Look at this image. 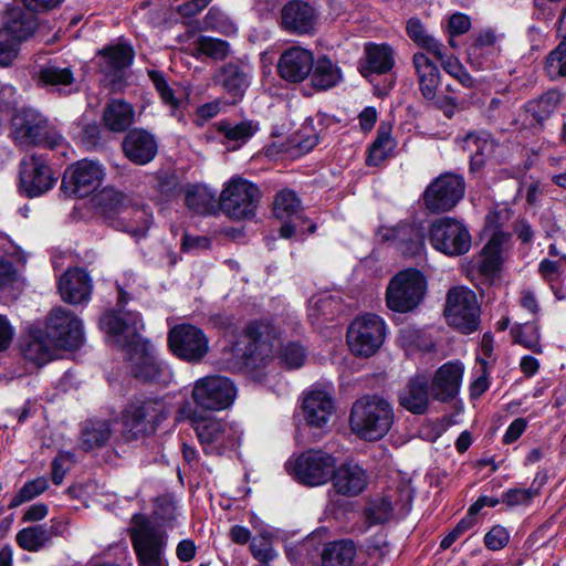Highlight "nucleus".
Segmentation results:
<instances>
[{"label": "nucleus", "instance_id": "1", "mask_svg": "<svg viewBox=\"0 0 566 566\" xmlns=\"http://www.w3.org/2000/svg\"><path fill=\"white\" fill-rule=\"evenodd\" d=\"M99 325L109 342L125 352L134 377L143 382H157L168 374L154 346L139 335L144 325L138 313L109 311L101 317Z\"/></svg>", "mask_w": 566, "mask_h": 566}, {"label": "nucleus", "instance_id": "2", "mask_svg": "<svg viewBox=\"0 0 566 566\" xmlns=\"http://www.w3.org/2000/svg\"><path fill=\"white\" fill-rule=\"evenodd\" d=\"M279 345L277 333L270 323L254 322L239 335L237 342L223 350L229 369L241 370L256 366L270 357Z\"/></svg>", "mask_w": 566, "mask_h": 566}, {"label": "nucleus", "instance_id": "3", "mask_svg": "<svg viewBox=\"0 0 566 566\" xmlns=\"http://www.w3.org/2000/svg\"><path fill=\"white\" fill-rule=\"evenodd\" d=\"M394 420V408L388 400L377 395H367L353 405L349 426L360 439L377 441L389 432Z\"/></svg>", "mask_w": 566, "mask_h": 566}, {"label": "nucleus", "instance_id": "4", "mask_svg": "<svg viewBox=\"0 0 566 566\" xmlns=\"http://www.w3.org/2000/svg\"><path fill=\"white\" fill-rule=\"evenodd\" d=\"M166 402L159 398H143L132 401L123 411V436L127 440L148 437L168 417Z\"/></svg>", "mask_w": 566, "mask_h": 566}, {"label": "nucleus", "instance_id": "5", "mask_svg": "<svg viewBox=\"0 0 566 566\" xmlns=\"http://www.w3.org/2000/svg\"><path fill=\"white\" fill-rule=\"evenodd\" d=\"M189 421L207 454L222 455L240 443L241 430L234 423L197 413H191Z\"/></svg>", "mask_w": 566, "mask_h": 566}, {"label": "nucleus", "instance_id": "6", "mask_svg": "<svg viewBox=\"0 0 566 566\" xmlns=\"http://www.w3.org/2000/svg\"><path fill=\"white\" fill-rule=\"evenodd\" d=\"M133 522L130 539L138 566H168L165 557L167 533L140 515H135Z\"/></svg>", "mask_w": 566, "mask_h": 566}, {"label": "nucleus", "instance_id": "7", "mask_svg": "<svg viewBox=\"0 0 566 566\" xmlns=\"http://www.w3.org/2000/svg\"><path fill=\"white\" fill-rule=\"evenodd\" d=\"M335 465V458L322 450L304 451L285 463L287 472L307 486L326 484L332 479Z\"/></svg>", "mask_w": 566, "mask_h": 566}, {"label": "nucleus", "instance_id": "8", "mask_svg": "<svg viewBox=\"0 0 566 566\" xmlns=\"http://www.w3.org/2000/svg\"><path fill=\"white\" fill-rule=\"evenodd\" d=\"M12 135L20 146L42 145L55 148L63 137L50 126L48 119L34 109L27 108L18 113L12 120Z\"/></svg>", "mask_w": 566, "mask_h": 566}, {"label": "nucleus", "instance_id": "9", "mask_svg": "<svg viewBox=\"0 0 566 566\" xmlns=\"http://www.w3.org/2000/svg\"><path fill=\"white\" fill-rule=\"evenodd\" d=\"M426 280L413 269L397 273L386 290V304L388 308L398 313H407L416 308L423 298Z\"/></svg>", "mask_w": 566, "mask_h": 566}, {"label": "nucleus", "instance_id": "10", "mask_svg": "<svg viewBox=\"0 0 566 566\" xmlns=\"http://www.w3.org/2000/svg\"><path fill=\"white\" fill-rule=\"evenodd\" d=\"M428 240L434 250L447 256L463 255L472 244L467 226L450 217L438 218L430 224Z\"/></svg>", "mask_w": 566, "mask_h": 566}, {"label": "nucleus", "instance_id": "11", "mask_svg": "<svg viewBox=\"0 0 566 566\" xmlns=\"http://www.w3.org/2000/svg\"><path fill=\"white\" fill-rule=\"evenodd\" d=\"M385 337V321L376 314L355 318L347 329V343L356 356H373L381 347Z\"/></svg>", "mask_w": 566, "mask_h": 566}, {"label": "nucleus", "instance_id": "12", "mask_svg": "<svg viewBox=\"0 0 566 566\" xmlns=\"http://www.w3.org/2000/svg\"><path fill=\"white\" fill-rule=\"evenodd\" d=\"M260 200L259 188L241 178L232 179L219 197V208L233 220L251 219Z\"/></svg>", "mask_w": 566, "mask_h": 566}, {"label": "nucleus", "instance_id": "13", "mask_svg": "<svg viewBox=\"0 0 566 566\" xmlns=\"http://www.w3.org/2000/svg\"><path fill=\"white\" fill-rule=\"evenodd\" d=\"M444 315L450 325L464 334L476 331L480 306L474 292L464 286L451 289L447 295Z\"/></svg>", "mask_w": 566, "mask_h": 566}, {"label": "nucleus", "instance_id": "14", "mask_svg": "<svg viewBox=\"0 0 566 566\" xmlns=\"http://www.w3.org/2000/svg\"><path fill=\"white\" fill-rule=\"evenodd\" d=\"M464 190L465 182L461 176L440 175L424 190V206L431 212L449 211L462 199Z\"/></svg>", "mask_w": 566, "mask_h": 566}, {"label": "nucleus", "instance_id": "15", "mask_svg": "<svg viewBox=\"0 0 566 566\" xmlns=\"http://www.w3.org/2000/svg\"><path fill=\"white\" fill-rule=\"evenodd\" d=\"M168 345L171 353L186 361H200L209 350L206 334L191 324H180L168 333Z\"/></svg>", "mask_w": 566, "mask_h": 566}, {"label": "nucleus", "instance_id": "16", "mask_svg": "<svg viewBox=\"0 0 566 566\" xmlns=\"http://www.w3.org/2000/svg\"><path fill=\"white\" fill-rule=\"evenodd\" d=\"M274 216L280 219L283 224L280 228V235L290 239L294 233H304V226L308 223L307 232L314 233L316 224L310 222L302 213L301 201L296 193L291 190L280 191L273 203Z\"/></svg>", "mask_w": 566, "mask_h": 566}, {"label": "nucleus", "instance_id": "17", "mask_svg": "<svg viewBox=\"0 0 566 566\" xmlns=\"http://www.w3.org/2000/svg\"><path fill=\"white\" fill-rule=\"evenodd\" d=\"M192 397L196 403L205 409L221 410L233 402L235 387L227 377L207 376L196 382Z\"/></svg>", "mask_w": 566, "mask_h": 566}, {"label": "nucleus", "instance_id": "18", "mask_svg": "<svg viewBox=\"0 0 566 566\" xmlns=\"http://www.w3.org/2000/svg\"><path fill=\"white\" fill-rule=\"evenodd\" d=\"M46 334L59 348L73 349L83 342L81 321L69 310L56 307L46 319Z\"/></svg>", "mask_w": 566, "mask_h": 566}, {"label": "nucleus", "instance_id": "19", "mask_svg": "<svg viewBox=\"0 0 566 566\" xmlns=\"http://www.w3.org/2000/svg\"><path fill=\"white\" fill-rule=\"evenodd\" d=\"M57 180L41 155H31L20 163V188L28 197H39L53 188Z\"/></svg>", "mask_w": 566, "mask_h": 566}, {"label": "nucleus", "instance_id": "20", "mask_svg": "<svg viewBox=\"0 0 566 566\" xmlns=\"http://www.w3.org/2000/svg\"><path fill=\"white\" fill-rule=\"evenodd\" d=\"M103 177L104 170L98 163L82 159L65 170L61 188L71 195L85 197L101 185Z\"/></svg>", "mask_w": 566, "mask_h": 566}, {"label": "nucleus", "instance_id": "21", "mask_svg": "<svg viewBox=\"0 0 566 566\" xmlns=\"http://www.w3.org/2000/svg\"><path fill=\"white\" fill-rule=\"evenodd\" d=\"M39 28L34 11L27 7L9 6L2 15L1 31H6L15 43L20 44L30 39Z\"/></svg>", "mask_w": 566, "mask_h": 566}, {"label": "nucleus", "instance_id": "22", "mask_svg": "<svg viewBox=\"0 0 566 566\" xmlns=\"http://www.w3.org/2000/svg\"><path fill=\"white\" fill-rule=\"evenodd\" d=\"M314 55L310 50L292 46L286 49L277 62L280 76L290 83L304 81L313 70Z\"/></svg>", "mask_w": 566, "mask_h": 566}, {"label": "nucleus", "instance_id": "23", "mask_svg": "<svg viewBox=\"0 0 566 566\" xmlns=\"http://www.w3.org/2000/svg\"><path fill=\"white\" fill-rule=\"evenodd\" d=\"M464 366L459 361H448L438 368L431 382V395L436 400L448 402L459 394Z\"/></svg>", "mask_w": 566, "mask_h": 566}, {"label": "nucleus", "instance_id": "24", "mask_svg": "<svg viewBox=\"0 0 566 566\" xmlns=\"http://www.w3.org/2000/svg\"><path fill=\"white\" fill-rule=\"evenodd\" d=\"M303 411L308 426L324 428L335 411L331 391L318 387L310 390L303 400Z\"/></svg>", "mask_w": 566, "mask_h": 566}, {"label": "nucleus", "instance_id": "25", "mask_svg": "<svg viewBox=\"0 0 566 566\" xmlns=\"http://www.w3.org/2000/svg\"><path fill=\"white\" fill-rule=\"evenodd\" d=\"M92 289V280L88 273L80 268L69 269L59 281L62 300L72 305L88 302Z\"/></svg>", "mask_w": 566, "mask_h": 566}, {"label": "nucleus", "instance_id": "26", "mask_svg": "<svg viewBox=\"0 0 566 566\" xmlns=\"http://www.w3.org/2000/svg\"><path fill=\"white\" fill-rule=\"evenodd\" d=\"M122 146L125 156L136 165L150 163L158 150L155 136L140 128L129 130L124 137Z\"/></svg>", "mask_w": 566, "mask_h": 566}, {"label": "nucleus", "instance_id": "27", "mask_svg": "<svg viewBox=\"0 0 566 566\" xmlns=\"http://www.w3.org/2000/svg\"><path fill=\"white\" fill-rule=\"evenodd\" d=\"M315 24L314 9L306 2L290 1L281 10L282 28L293 34H306Z\"/></svg>", "mask_w": 566, "mask_h": 566}, {"label": "nucleus", "instance_id": "28", "mask_svg": "<svg viewBox=\"0 0 566 566\" xmlns=\"http://www.w3.org/2000/svg\"><path fill=\"white\" fill-rule=\"evenodd\" d=\"M332 480L336 492L346 496L360 494L368 484L366 471L353 462L343 463L338 468L335 467Z\"/></svg>", "mask_w": 566, "mask_h": 566}, {"label": "nucleus", "instance_id": "29", "mask_svg": "<svg viewBox=\"0 0 566 566\" xmlns=\"http://www.w3.org/2000/svg\"><path fill=\"white\" fill-rule=\"evenodd\" d=\"M429 381L424 375H416L409 379L400 391L398 400L401 407L413 415H423L430 401Z\"/></svg>", "mask_w": 566, "mask_h": 566}, {"label": "nucleus", "instance_id": "30", "mask_svg": "<svg viewBox=\"0 0 566 566\" xmlns=\"http://www.w3.org/2000/svg\"><path fill=\"white\" fill-rule=\"evenodd\" d=\"M385 240H392L397 249L405 255L415 256L424 250V235L420 227L413 223L399 224L387 229Z\"/></svg>", "mask_w": 566, "mask_h": 566}, {"label": "nucleus", "instance_id": "31", "mask_svg": "<svg viewBox=\"0 0 566 566\" xmlns=\"http://www.w3.org/2000/svg\"><path fill=\"white\" fill-rule=\"evenodd\" d=\"M403 496L405 499L403 503H401V509L407 512L409 511L411 501L409 491H406ZM401 497L402 494L399 495L397 491H391L390 493L371 501L365 510V516L369 524H382L391 520L396 507L400 505Z\"/></svg>", "mask_w": 566, "mask_h": 566}, {"label": "nucleus", "instance_id": "32", "mask_svg": "<svg viewBox=\"0 0 566 566\" xmlns=\"http://www.w3.org/2000/svg\"><path fill=\"white\" fill-rule=\"evenodd\" d=\"M419 90L426 99L432 101L441 83V73L434 62L423 52H417L412 56Z\"/></svg>", "mask_w": 566, "mask_h": 566}, {"label": "nucleus", "instance_id": "33", "mask_svg": "<svg viewBox=\"0 0 566 566\" xmlns=\"http://www.w3.org/2000/svg\"><path fill=\"white\" fill-rule=\"evenodd\" d=\"M55 343L41 329H33L29 333L22 344L23 357L38 365L50 361L55 354Z\"/></svg>", "mask_w": 566, "mask_h": 566}, {"label": "nucleus", "instance_id": "34", "mask_svg": "<svg viewBox=\"0 0 566 566\" xmlns=\"http://www.w3.org/2000/svg\"><path fill=\"white\" fill-rule=\"evenodd\" d=\"M496 146L486 132L470 133L463 139V149L469 154L472 169H480L493 156Z\"/></svg>", "mask_w": 566, "mask_h": 566}, {"label": "nucleus", "instance_id": "35", "mask_svg": "<svg viewBox=\"0 0 566 566\" xmlns=\"http://www.w3.org/2000/svg\"><path fill=\"white\" fill-rule=\"evenodd\" d=\"M250 75L239 65L228 63L214 76L216 84L220 85L234 102L241 99L248 88Z\"/></svg>", "mask_w": 566, "mask_h": 566}, {"label": "nucleus", "instance_id": "36", "mask_svg": "<svg viewBox=\"0 0 566 566\" xmlns=\"http://www.w3.org/2000/svg\"><path fill=\"white\" fill-rule=\"evenodd\" d=\"M102 72L107 76L120 78V72L128 67L134 59V51L127 44H116L105 48L102 52Z\"/></svg>", "mask_w": 566, "mask_h": 566}, {"label": "nucleus", "instance_id": "37", "mask_svg": "<svg viewBox=\"0 0 566 566\" xmlns=\"http://www.w3.org/2000/svg\"><path fill=\"white\" fill-rule=\"evenodd\" d=\"M509 234L503 231H495L481 253L479 261V271L484 276H493L500 269L502 263V248L509 240Z\"/></svg>", "mask_w": 566, "mask_h": 566}, {"label": "nucleus", "instance_id": "38", "mask_svg": "<svg viewBox=\"0 0 566 566\" xmlns=\"http://www.w3.org/2000/svg\"><path fill=\"white\" fill-rule=\"evenodd\" d=\"M135 111L133 106L123 99L109 101L103 112V122L112 132H124L133 123Z\"/></svg>", "mask_w": 566, "mask_h": 566}, {"label": "nucleus", "instance_id": "39", "mask_svg": "<svg viewBox=\"0 0 566 566\" xmlns=\"http://www.w3.org/2000/svg\"><path fill=\"white\" fill-rule=\"evenodd\" d=\"M365 55L367 65L363 71L364 76L368 73H388L395 65L394 50L388 44L368 43L365 46Z\"/></svg>", "mask_w": 566, "mask_h": 566}, {"label": "nucleus", "instance_id": "40", "mask_svg": "<svg viewBox=\"0 0 566 566\" xmlns=\"http://www.w3.org/2000/svg\"><path fill=\"white\" fill-rule=\"evenodd\" d=\"M55 536L53 525L36 524L18 532L15 538L19 546L29 552H38L51 543Z\"/></svg>", "mask_w": 566, "mask_h": 566}, {"label": "nucleus", "instance_id": "41", "mask_svg": "<svg viewBox=\"0 0 566 566\" xmlns=\"http://www.w3.org/2000/svg\"><path fill=\"white\" fill-rule=\"evenodd\" d=\"M186 206L201 214H212L219 207V198L217 192L211 191L205 186L195 185L186 190Z\"/></svg>", "mask_w": 566, "mask_h": 566}, {"label": "nucleus", "instance_id": "42", "mask_svg": "<svg viewBox=\"0 0 566 566\" xmlns=\"http://www.w3.org/2000/svg\"><path fill=\"white\" fill-rule=\"evenodd\" d=\"M356 555L353 541L342 539L328 543L322 552V566H350Z\"/></svg>", "mask_w": 566, "mask_h": 566}, {"label": "nucleus", "instance_id": "43", "mask_svg": "<svg viewBox=\"0 0 566 566\" xmlns=\"http://www.w3.org/2000/svg\"><path fill=\"white\" fill-rule=\"evenodd\" d=\"M191 55L199 59L205 55L213 61H223L230 53V44L221 39L200 35L191 44Z\"/></svg>", "mask_w": 566, "mask_h": 566}, {"label": "nucleus", "instance_id": "44", "mask_svg": "<svg viewBox=\"0 0 566 566\" xmlns=\"http://www.w3.org/2000/svg\"><path fill=\"white\" fill-rule=\"evenodd\" d=\"M112 434L111 424L106 420H88L83 423L81 448L85 451L101 448Z\"/></svg>", "mask_w": 566, "mask_h": 566}, {"label": "nucleus", "instance_id": "45", "mask_svg": "<svg viewBox=\"0 0 566 566\" xmlns=\"http://www.w3.org/2000/svg\"><path fill=\"white\" fill-rule=\"evenodd\" d=\"M408 36L420 48L434 57H442V43L431 35L424 24L417 18H410L407 22Z\"/></svg>", "mask_w": 566, "mask_h": 566}, {"label": "nucleus", "instance_id": "46", "mask_svg": "<svg viewBox=\"0 0 566 566\" xmlns=\"http://www.w3.org/2000/svg\"><path fill=\"white\" fill-rule=\"evenodd\" d=\"M311 74L313 86L318 90H328L342 80L339 67L327 56H322L315 63L313 62Z\"/></svg>", "mask_w": 566, "mask_h": 566}, {"label": "nucleus", "instance_id": "47", "mask_svg": "<svg viewBox=\"0 0 566 566\" xmlns=\"http://www.w3.org/2000/svg\"><path fill=\"white\" fill-rule=\"evenodd\" d=\"M395 147V142L391 137V126L381 123L377 130V137L368 149L366 164L368 166H378L385 160Z\"/></svg>", "mask_w": 566, "mask_h": 566}, {"label": "nucleus", "instance_id": "48", "mask_svg": "<svg viewBox=\"0 0 566 566\" xmlns=\"http://www.w3.org/2000/svg\"><path fill=\"white\" fill-rule=\"evenodd\" d=\"M559 99L560 94L557 91H548L537 99L530 101L525 106V113L532 120L542 125L554 113Z\"/></svg>", "mask_w": 566, "mask_h": 566}, {"label": "nucleus", "instance_id": "49", "mask_svg": "<svg viewBox=\"0 0 566 566\" xmlns=\"http://www.w3.org/2000/svg\"><path fill=\"white\" fill-rule=\"evenodd\" d=\"M40 82L45 86H51L57 92H63L74 83V75L70 67H62L53 64L41 67L39 74Z\"/></svg>", "mask_w": 566, "mask_h": 566}, {"label": "nucleus", "instance_id": "50", "mask_svg": "<svg viewBox=\"0 0 566 566\" xmlns=\"http://www.w3.org/2000/svg\"><path fill=\"white\" fill-rule=\"evenodd\" d=\"M495 39V34L492 31L480 33L468 49V61L472 66L476 69L485 67L484 55L493 51Z\"/></svg>", "mask_w": 566, "mask_h": 566}, {"label": "nucleus", "instance_id": "51", "mask_svg": "<svg viewBox=\"0 0 566 566\" xmlns=\"http://www.w3.org/2000/svg\"><path fill=\"white\" fill-rule=\"evenodd\" d=\"M219 130L228 140L241 146L259 130V124L252 120H243L237 124L223 122L219 125Z\"/></svg>", "mask_w": 566, "mask_h": 566}, {"label": "nucleus", "instance_id": "52", "mask_svg": "<svg viewBox=\"0 0 566 566\" xmlns=\"http://www.w3.org/2000/svg\"><path fill=\"white\" fill-rule=\"evenodd\" d=\"M343 311L340 298L332 294H323L312 300V310L310 316L324 317L332 319L336 314Z\"/></svg>", "mask_w": 566, "mask_h": 566}, {"label": "nucleus", "instance_id": "53", "mask_svg": "<svg viewBox=\"0 0 566 566\" xmlns=\"http://www.w3.org/2000/svg\"><path fill=\"white\" fill-rule=\"evenodd\" d=\"M511 334L515 343H518L535 353L542 352L539 345V333L534 324H517L512 327Z\"/></svg>", "mask_w": 566, "mask_h": 566}, {"label": "nucleus", "instance_id": "54", "mask_svg": "<svg viewBox=\"0 0 566 566\" xmlns=\"http://www.w3.org/2000/svg\"><path fill=\"white\" fill-rule=\"evenodd\" d=\"M48 489L45 478H38L25 483L20 491L12 497L9 507L14 509L24 502L31 501L35 496L42 494Z\"/></svg>", "mask_w": 566, "mask_h": 566}, {"label": "nucleus", "instance_id": "55", "mask_svg": "<svg viewBox=\"0 0 566 566\" xmlns=\"http://www.w3.org/2000/svg\"><path fill=\"white\" fill-rule=\"evenodd\" d=\"M557 35L560 39L559 44L547 56L546 70L548 73L555 71V62H560V57L566 56V8L558 19Z\"/></svg>", "mask_w": 566, "mask_h": 566}, {"label": "nucleus", "instance_id": "56", "mask_svg": "<svg viewBox=\"0 0 566 566\" xmlns=\"http://www.w3.org/2000/svg\"><path fill=\"white\" fill-rule=\"evenodd\" d=\"M282 361L289 368H298L306 358L304 347L297 343H287L280 350Z\"/></svg>", "mask_w": 566, "mask_h": 566}, {"label": "nucleus", "instance_id": "57", "mask_svg": "<svg viewBox=\"0 0 566 566\" xmlns=\"http://www.w3.org/2000/svg\"><path fill=\"white\" fill-rule=\"evenodd\" d=\"M148 75L156 90L158 91L163 102L167 105L176 107L178 105V101L174 95V91L167 84L163 73L156 70H150L148 71Z\"/></svg>", "mask_w": 566, "mask_h": 566}, {"label": "nucleus", "instance_id": "58", "mask_svg": "<svg viewBox=\"0 0 566 566\" xmlns=\"http://www.w3.org/2000/svg\"><path fill=\"white\" fill-rule=\"evenodd\" d=\"M535 489H512L503 494V502L509 506L527 505L537 495Z\"/></svg>", "mask_w": 566, "mask_h": 566}, {"label": "nucleus", "instance_id": "59", "mask_svg": "<svg viewBox=\"0 0 566 566\" xmlns=\"http://www.w3.org/2000/svg\"><path fill=\"white\" fill-rule=\"evenodd\" d=\"M294 143L301 153H308L318 144V135L310 124H306L297 132Z\"/></svg>", "mask_w": 566, "mask_h": 566}, {"label": "nucleus", "instance_id": "60", "mask_svg": "<svg viewBox=\"0 0 566 566\" xmlns=\"http://www.w3.org/2000/svg\"><path fill=\"white\" fill-rule=\"evenodd\" d=\"M510 541L507 530L501 525L493 526L484 536V544L489 549L499 551Z\"/></svg>", "mask_w": 566, "mask_h": 566}, {"label": "nucleus", "instance_id": "61", "mask_svg": "<svg viewBox=\"0 0 566 566\" xmlns=\"http://www.w3.org/2000/svg\"><path fill=\"white\" fill-rule=\"evenodd\" d=\"M250 551L261 563H268L275 557L271 541L266 537L254 538L250 544Z\"/></svg>", "mask_w": 566, "mask_h": 566}, {"label": "nucleus", "instance_id": "62", "mask_svg": "<svg viewBox=\"0 0 566 566\" xmlns=\"http://www.w3.org/2000/svg\"><path fill=\"white\" fill-rule=\"evenodd\" d=\"M19 44L0 30V66H8L18 55Z\"/></svg>", "mask_w": 566, "mask_h": 566}, {"label": "nucleus", "instance_id": "63", "mask_svg": "<svg viewBox=\"0 0 566 566\" xmlns=\"http://www.w3.org/2000/svg\"><path fill=\"white\" fill-rule=\"evenodd\" d=\"M475 524V518L468 514L441 541V549H448L464 532Z\"/></svg>", "mask_w": 566, "mask_h": 566}, {"label": "nucleus", "instance_id": "64", "mask_svg": "<svg viewBox=\"0 0 566 566\" xmlns=\"http://www.w3.org/2000/svg\"><path fill=\"white\" fill-rule=\"evenodd\" d=\"M158 191L165 200H171L179 193V182L175 175L160 174L158 176Z\"/></svg>", "mask_w": 566, "mask_h": 566}]
</instances>
